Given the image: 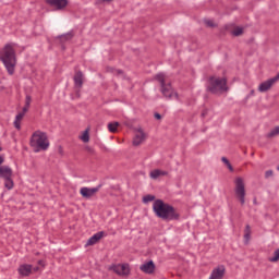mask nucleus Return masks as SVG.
<instances>
[{
	"label": "nucleus",
	"instance_id": "nucleus-25",
	"mask_svg": "<svg viewBox=\"0 0 279 279\" xmlns=\"http://www.w3.org/2000/svg\"><path fill=\"white\" fill-rule=\"evenodd\" d=\"M156 201V196L148 194L146 196L143 197V203L144 204H149V202H155Z\"/></svg>",
	"mask_w": 279,
	"mask_h": 279
},
{
	"label": "nucleus",
	"instance_id": "nucleus-2",
	"mask_svg": "<svg viewBox=\"0 0 279 279\" xmlns=\"http://www.w3.org/2000/svg\"><path fill=\"white\" fill-rule=\"evenodd\" d=\"M16 44L10 43L0 51V61L4 64L9 75H14L16 69Z\"/></svg>",
	"mask_w": 279,
	"mask_h": 279
},
{
	"label": "nucleus",
	"instance_id": "nucleus-20",
	"mask_svg": "<svg viewBox=\"0 0 279 279\" xmlns=\"http://www.w3.org/2000/svg\"><path fill=\"white\" fill-rule=\"evenodd\" d=\"M73 36H75V34H73V32H69L66 34L59 36V39L61 40V43H66V40H72Z\"/></svg>",
	"mask_w": 279,
	"mask_h": 279
},
{
	"label": "nucleus",
	"instance_id": "nucleus-10",
	"mask_svg": "<svg viewBox=\"0 0 279 279\" xmlns=\"http://www.w3.org/2000/svg\"><path fill=\"white\" fill-rule=\"evenodd\" d=\"M105 236H106V232H104V231H99V232L95 233L87 240L86 247H88L90 245H96V243H99V241H101V239H104Z\"/></svg>",
	"mask_w": 279,
	"mask_h": 279
},
{
	"label": "nucleus",
	"instance_id": "nucleus-19",
	"mask_svg": "<svg viewBox=\"0 0 279 279\" xmlns=\"http://www.w3.org/2000/svg\"><path fill=\"white\" fill-rule=\"evenodd\" d=\"M25 114H27V111L23 110L21 112H19L15 117L14 120V128L16 130H21V121H23V118L25 117Z\"/></svg>",
	"mask_w": 279,
	"mask_h": 279
},
{
	"label": "nucleus",
	"instance_id": "nucleus-27",
	"mask_svg": "<svg viewBox=\"0 0 279 279\" xmlns=\"http://www.w3.org/2000/svg\"><path fill=\"white\" fill-rule=\"evenodd\" d=\"M270 263H278L279 260V248L274 252V256L269 258Z\"/></svg>",
	"mask_w": 279,
	"mask_h": 279
},
{
	"label": "nucleus",
	"instance_id": "nucleus-26",
	"mask_svg": "<svg viewBox=\"0 0 279 279\" xmlns=\"http://www.w3.org/2000/svg\"><path fill=\"white\" fill-rule=\"evenodd\" d=\"M81 141H83V143H88V141H90V135L88 134V130H85L81 136Z\"/></svg>",
	"mask_w": 279,
	"mask_h": 279
},
{
	"label": "nucleus",
	"instance_id": "nucleus-13",
	"mask_svg": "<svg viewBox=\"0 0 279 279\" xmlns=\"http://www.w3.org/2000/svg\"><path fill=\"white\" fill-rule=\"evenodd\" d=\"M140 269L144 274H154V271L156 269V264H154V260H149V262H146L143 265H141Z\"/></svg>",
	"mask_w": 279,
	"mask_h": 279
},
{
	"label": "nucleus",
	"instance_id": "nucleus-4",
	"mask_svg": "<svg viewBox=\"0 0 279 279\" xmlns=\"http://www.w3.org/2000/svg\"><path fill=\"white\" fill-rule=\"evenodd\" d=\"M207 89L213 95H219V93H226L228 90V80L225 77L211 76L208 80Z\"/></svg>",
	"mask_w": 279,
	"mask_h": 279
},
{
	"label": "nucleus",
	"instance_id": "nucleus-41",
	"mask_svg": "<svg viewBox=\"0 0 279 279\" xmlns=\"http://www.w3.org/2000/svg\"><path fill=\"white\" fill-rule=\"evenodd\" d=\"M45 262H43V259L38 260V265H44Z\"/></svg>",
	"mask_w": 279,
	"mask_h": 279
},
{
	"label": "nucleus",
	"instance_id": "nucleus-12",
	"mask_svg": "<svg viewBox=\"0 0 279 279\" xmlns=\"http://www.w3.org/2000/svg\"><path fill=\"white\" fill-rule=\"evenodd\" d=\"M226 276V266H218L211 271L209 279H223Z\"/></svg>",
	"mask_w": 279,
	"mask_h": 279
},
{
	"label": "nucleus",
	"instance_id": "nucleus-37",
	"mask_svg": "<svg viewBox=\"0 0 279 279\" xmlns=\"http://www.w3.org/2000/svg\"><path fill=\"white\" fill-rule=\"evenodd\" d=\"M206 114H208V110H204L203 112H202V117L204 118V117H206Z\"/></svg>",
	"mask_w": 279,
	"mask_h": 279
},
{
	"label": "nucleus",
	"instance_id": "nucleus-11",
	"mask_svg": "<svg viewBox=\"0 0 279 279\" xmlns=\"http://www.w3.org/2000/svg\"><path fill=\"white\" fill-rule=\"evenodd\" d=\"M46 3L57 10H64L69 5V0H46Z\"/></svg>",
	"mask_w": 279,
	"mask_h": 279
},
{
	"label": "nucleus",
	"instance_id": "nucleus-32",
	"mask_svg": "<svg viewBox=\"0 0 279 279\" xmlns=\"http://www.w3.org/2000/svg\"><path fill=\"white\" fill-rule=\"evenodd\" d=\"M271 175H274V171L267 170V171L265 172V178H271Z\"/></svg>",
	"mask_w": 279,
	"mask_h": 279
},
{
	"label": "nucleus",
	"instance_id": "nucleus-34",
	"mask_svg": "<svg viewBox=\"0 0 279 279\" xmlns=\"http://www.w3.org/2000/svg\"><path fill=\"white\" fill-rule=\"evenodd\" d=\"M251 234H252V233H248V234H247V233H244V239H245L246 241H250Z\"/></svg>",
	"mask_w": 279,
	"mask_h": 279
},
{
	"label": "nucleus",
	"instance_id": "nucleus-23",
	"mask_svg": "<svg viewBox=\"0 0 279 279\" xmlns=\"http://www.w3.org/2000/svg\"><path fill=\"white\" fill-rule=\"evenodd\" d=\"M29 106H32V96L27 95L25 98V106L22 110H24V112H28Z\"/></svg>",
	"mask_w": 279,
	"mask_h": 279
},
{
	"label": "nucleus",
	"instance_id": "nucleus-9",
	"mask_svg": "<svg viewBox=\"0 0 279 279\" xmlns=\"http://www.w3.org/2000/svg\"><path fill=\"white\" fill-rule=\"evenodd\" d=\"M32 271H33V266L29 264H22L17 268V272L20 274V276L22 278H27V277L32 276Z\"/></svg>",
	"mask_w": 279,
	"mask_h": 279
},
{
	"label": "nucleus",
	"instance_id": "nucleus-38",
	"mask_svg": "<svg viewBox=\"0 0 279 279\" xmlns=\"http://www.w3.org/2000/svg\"><path fill=\"white\" fill-rule=\"evenodd\" d=\"M4 158L2 156H0V168L2 167L1 165L4 162Z\"/></svg>",
	"mask_w": 279,
	"mask_h": 279
},
{
	"label": "nucleus",
	"instance_id": "nucleus-36",
	"mask_svg": "<svg viewBox=\"0 0 279 279\" xmlns=\"http://www.w3.org/2000/svg\"><path fill=\"white\" fill-rule=\"evenodd\" d=\"M272 80H275V83L279 81V72L275 77H272Z\"/></svg>",
	"mask_w": 279,
	"mask_h": 279
},
{
	"label": "nucleus",
	"instance_id": "nucleus-5",
	"mask_svg": "<svg viewBox=\"0 0 279 279\" xmlns=\"http://www.w3.org/2000/svg\"><path fill=\"white\" fill-rule=\"evenodd\" d=\"M155 80L160 84V93L166 97V99H173L178 97V93L173 90L171 83H167V76L163 73L155 75Z\"/></svg>",
	"mask_w": 279,
	"mask_h": 279
},
{
	"label": "nucleus",
	"instance_id": "nucleus-33",
	"mask_svg": "<svg viewBox=\"0 0 279 279\" xmlns=\"http://www.w3.org/2000/svg\"><path fill=\"white\" fill-rule=\"evenodd\" d=\"M112 0H98V3H110Z\"/></svg>",
	"mask_w": 279,
	"mask_h": 279
},
{
	"label": "nucleus",
	"instance_id": "nucleus-1",
	"mask_svg": "<svg viewBox=\"0 0 279 279\" xmlns=\"http://www.w3.org/2000/svg\"><path fill=\"white\" fill-rule=\"evenodd\" d=\"M153 213L158 219H162L163 221L180 220V213H178V209L172 205L165 203L162 199H156L153 203Z\"/></svg>",
	"mask_w": 279,
	"mask_h": 279
},
{
	"label": "nucleus",
	"instance_id": "nucleus-31",
	"mask_svg": "<svg viewBox=\"0 0 279 279\" xmlns=\"http://www.w3.org/2000/svg\"><path fill=\"white\" fill-rule=\"evenodd\" d=\"M244 232L245 234H252V228L250 227V225H246Z\"/></svg>",
	"mask_w": 279,
	"mask_h": 279
},
{
	"label": "nucleus",
	"instance_id": "nucleus-3",
	"mask_svg": "<svg viewBox=\"0 0 279 279\" xmlns=\"http://www.w3.org/2000/svg\"><path fill=\"white\" fill-rule=\"evenodd\" d=\"M31 147H34L35 151H47L49 149V140L47 133L36 131L31 137Z\"/></svg>",
	"mask_w": 279,
	"mask_h": 279
},
{
	"label": "nucleus",
	"instance_id": "nucleus-16",
	"mask_svg": "<svg viewBox=\"0 0 279 279\" xmlns=\"http://www.w3.org/2000/svg\"><path fill=\"white\" fill-rule=\"evenodd\" d=\"M13 173L14 172L12 171V168H10L9 166H1L0 178H2V180H8L9 178H12Z\"/></svg>",
	"mask_w": 279,
	"mask_h": 279
},
{
	"label": "nucleus",
	"instance_id": "nucleus-8",
	"mask_svg": "<svg viewBox=\"0 0 279 279\" xmlns=\"http://www.w3.org/2000/svg\"><path fill=\"white\" fill-rule=\"evenodd\" d=\"M99 189H101V185H98L96 187H82L80 190V193L83 197H86L88 199L93 197L95 193H98Z\"/></svg>",
	"mask_w": 279,
	"mask_h": 279
},
{
	"label": "nucleus",
	"instance_id": "nucleus-14",
	"mask_svg": "<svg viewBox=\"0 0 279 279\" xmlns=\"http://www.w3.org/2000/svg\"><path fill=\"white\" fill-rule=\"evenodd\" d=\"M276 84V81L274 78H269L266 82H263L258 86L259 93H267L269 88H271Z\"/></svg>",
	"mask_w": 279,
	"mask_h": 279
},
{
	"label": "nucleus",
	"instance_id": "nucleus-24",
	"mask_svg": "<svg viewBox=\"0 0 279 279\" xmlns=\"http://www.w3.org/2000/svg\"><path fill=\"white\" fill-rule=\"evenodd\" d=\"M119 126V122H110L108 124V130L109 132H111L112 134H114V132H117V128Z\"/></svg>",
	"mask_w": 279,
	"mask_h": 279
},
{
	"label": "nucleus",
	"instance_id": "nucleus-29",
	"mask_svg": "<svg viewBox=\"0 0 279 279\" xmlns=\"http://www.w3.org/2000/svg\"><path fill=\"white\" fill-rule=\"evenodd\" d=\"M232 36H241L243 34V28L242 27H235L232 32H231Z\"/></svg>",
	"mask_w": 279,
	"mask_h": 279
},
{
	"label": "nucleus",
	"instance_id": "nucleus-28",
	"mask_svg": "<svg viewBox=\"0 0 279 279\" xmlns=\"http://www.w3.org/2000/svg\"><path fill=\"white\" fill-rule=\"evenodd\" d=\"M221 160L228 167L229 171H234V168H232V163H230V160H228V158L222 157Z\"/></svg>",
	"mask_w": 279,
	"mask_h": 279
},
{
	"label": "nucleus",
	"instance_id": "nucleus-35",
	"mask_svg": "<svg viewBox=\"0 0 279 279\" xmlns=\"http://www.w3.org/2000/svg\"><path fill=\"white\" fill-rule=\"evenodd\" d=\"M155 119L160 120L162 119V116H160V113H155Z\"/></svg>",
	"mask_w": 279,
	"mask_h": 279
},
{
	"label": "nucleus",
	"instance_id": "nucleus-42",
	"mask_svg": "<svg viewBox=\"0 0 279 279\" xmlns=\"http://www.w3.org/2000/svg\"><path fill=\"white\" fill-rule=\"evenodd\" d=\"M251 95H254V90L251 92Z\"/></svg>",
	"mask_w": 279,
	"mask_h": 279
},
{
	"label": "nucleus",
	"instance_id": "nucleus-21",
	"mask_svg": "<svg viewBox=\"0 0 279 279\" xmlns=\"http://www.w3.org/2000/svg\"><path fill=\"white\" fill-rule=\"evenodd\" d=\"M4 186L8 191H12V189H14V180H12V177L4 179Z\"/></svg>",
	"mask_w": 279,
	"mask_h": 279
},
{
	"label": "nucleus",
	"instance_id": "nucleus-7",
	"mask_svg": "<svg viewBox=\"0 0 279 279\" xmlns=\"http://www.w3.org/2000/svg\"><path fill=\"white\" fill-rule=\"evenodd\" d=\"M110 269L112 271H114V274H117L118 276H122V277H128L130 276V264H117V265H112L110 267Z\"/></svg>",
	"mask_w": 279,
	"mask_h": 279
},
{
	"label": "nucleus",
	"instance_id": "nucleus-40",
	"mask_svg": "<svg viewBox=\"0 0 279 279\" xmlns=\"http://www.w3.org/2000/svg\"><path fill=\"white\" fill-rule=\"evenodd\" d=\"M117 73H118V75H121L123 73V71L117 70Z\"/></svg>",
	"mask_w": 279,
	"mask_h": 279
},
{
	"label": "nucleus",
	"instance_id": "nucleus-6",
	"mask_svg": "<svg viewBox=\"0 0 279 279\" xmlns=\"http://www.w3.org/2000/svg\"><path fill=\"white\" fill-rule=\"evenodd\" d=\"M235 195L243 206L245 204V182L240 177L235 179Z\"/></svg>",
	"mask_w": 279,
	"mask_h": 279
},
{
	"label": "nucleus",
	"instance_id": "nucleus-18",
	"mask_svg": "<svg viewBox=\"0 0 279 279\" xmlns=\"http://www.w3.org/2000/svg\"><path fill=\"white\" fill-rule=\"evenodd\" d=\"M165 175H169V172L160 169L151 170L149 173L151 180H158L160 177Z\"/></svg>",
	"mask_w": 279,
	"mask_h": 279
},
{
	"label": "nucleus",
	"instance_id": "nucleus-17",
	"mask_svg": "<svg viewBox=\"0 0 279 279\" xmlns=\"http://www.w3.org/2000/svg\"><path fill=\"white\" fill-rule=\"evenodd\" d=\"M74 86L75 88H82L84 86V73L77 71L74 75Z\"/></svg>",
	"mask_w": 279,
	"mask_h": 279
},
{
	"label": "nucleus",
	"instance_id": "nucleus-15",
	"mask_svg": "<svg viewBox=\"0 0 279 279\" xmlns=\"http://www.w3.org/2000/svg\"><path fill=\"white\" fill-rule=\"evenodd\" d=\"M143 141H145V132H143V129H138L133 138V145L135 147H138V145H141V143H143Z\"/></svg>",
	"mask_w": 279,
	"mask_h": 279
},
{
	"label": "nucleus",
	"instance_id": "nucleus-30",
	"mask_svg": "<svg viewBox=\"0 0 279 279\" xmlns=\"http://www.w3.org/2000/svg\"><path fill=\"white\" fill-rule=\"evenodd\" d=\"M204 23L205 25H207V27H217V25L215 24V21L213 20H205Z\"/></svg>",
	"mask_w": 279,
	"mask_h": 279
},
{
	"label": "nucleus",
	"instance_id": "nucleus-22",
	"mask_svg": "<svg viewBox=\"0 0 279 279\" xmlns=\"http://www.w3.org/2000/svg\"><path fill=\"white\" fill-rule=\"evenodd\" d=\"M279 136V126H275L270 132L267 134V138H276Z\"/></svg>",
	"mask_w": 279,
	"mask_h": 279
},
{
	"label": "nucleus",
	"instance_id": "nucleus-39",
	"mask_svg": "<svg viewBox=\"0 0 279 279\" xmlns=\"http://www.w3.org/2000/svg\"><path fill=\"white\" fill-rule=\"evenodd\" d=\"M39 270H40V267H38V266L34 267V266H33V271L36 272V271H39Z\"/></svg>",
	"mask_w": 279,
	"mask_h": 279
}]
</instances>
